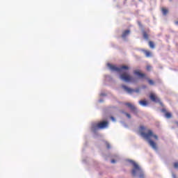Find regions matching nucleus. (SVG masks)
I'll use <instances>...</instances> for the list:
<instances>
[{
	"mask_svg": "<svg viewBox=\"0 0 178 178\" xmlns=\"http://www.w3.org/2000/svg\"><path fill=\"white\" fill-rule=\"evenodd\" d=\"M134 74H136L140 79H145L146 80H147V81L150 86H154L155 84V83L152 79H149V78L147 77V75H145V74L140 72V70H134Z\"/></svg>",
	"mask_w": 178,
	"mask_h": 178,
	"instance_id": "obj_6",
	"label": "nucleus"
},
{
	"mask_svg": "<svg viewBox=\"0 0 178 178\" xmlns=\"http://www.w3.org/2000/svg\"><path fill=\"white\" fill-rule=\"evenodd\" d=\"M139 131L140 132V136H142L145 140L148 141V143L153 149H157L158 147H156V143H155L154 140H151V137L154 138V140H158V136L154 134V131H152V130L147 129V127L145 126H140L139 127Z\"/></svg>",
	"mask_w": 178,
	"mask_h": 178,
	"instance_id": "obj_1",
	"label": "nucleus"
},
{
	"mask_svg": "<svg viewBox=\"0 0 178 178\" xmlns=\"http://www.w3.org/2000/svg\"><path fill=\"white\" fill-rule=\"evenodd\" d=\"M108 67L111 70L112 72H120L122 70H129L130 69L127 65H122L120 67H117L115 65H112L111 63L107 64Z\"/></svg>",
	"mask_w": 178,
	"mask_h": 178,
	"instance_id": "obj_5",
	"label": "nucleus"
},
{
	"mask_svg": "<svg viewBox=\"0 0 178 178\" xmlns=\"http://www.w3.org/2000/svg\"><path fill=\"white\" fill-rule=\"evenodd\" d=\"M161 12L164 16H166L168 15V13H169V10L165 8H162Z\"/></svg>",
	"mask_w": 178,
	"mask_h": 178,
	"instance_id": "obj_15",
	"label": "nucleus"
},
{
	"mask_svg": "<svg viewBox=\"0 0 178 178\" xmlns=\"http://www.w3.org/2000/svg\"><path fill=\"white\" fill-rule=\"evenodd\" d=\"M122 88H123V90H124V91L128 92V94H131V92H140V89H136V90L131 89V88L126 86L125 85H122Z\"/></svg>",
	"mask_w": 178,
	"mask_h": 178,
	"instance_id": "obj_8",
	"label": "nucleus"
},
{
	"mask_svg": "<svg viewBox=\"0 0 178 178\" xmlns=\"http://www.w3.org/2000/svg\"><path fill=\"white\" fill-rule=\"evenodd\" d=\"M120 80L125 81V83H137V79L130 75L127 72H123L120 75Z\"/></svg>",
	"mask_w": 178,
	"mask_h": 178,
	"instance_id": "obj_4",
	"label": "nucleus"
},
{
	"mask_svg": "<svg viewBox=\"0 0 178 178\" xmlns=\"http://www.w3.org/2000/svg\"><path fill=\"white\" fill-rule=\"evenodd\" d=\"M125 115H126L127 118H128V119H131V115H130V114H129V113H125Z\"/></svg>",
	"mask_w": 178,
	"mask_h": 178,
	"instance_id": "obj_19",
	"label": "nucleus"
},
{
	"mask_svg": "<svg viewBox=\"0 0 178 178\" xmlns=\"http://www.w3.org/2000/svg\"><path fill=\"white\" fill-rule=\"evenodd\" d=\"M161 111L163 113H165V117L167 119H170V118H172V113L168 112L166 108H162Z\"/></svg>",
	"mask_w": 178,
	"mask_h": 178,
	"instance_id": "obj_10",
	"label": "nucleus"
},
{
	"mask_svg": "<svg viewBox=\"0 0 178 178\" xmlns=\"http://www.w3.org/2000/svg\"><path fill=\"white\" fill-rule=\"evenodd\" d=\"M146 69H147V70H148V71L151 70V69H152L151 65H147V66L146 67Z\"/></svg>",
	"mask_w": 178,
	"mask_h": 178,
	"instance_id": "obj_20",
	"label": "nucleus"
},
{
	"mask_svg": "<svg viewBox=\"0 0 178 178\" xmlns=\"http://www.w3.org/2000/svg\"><path fill=\"white\" fill-rule=\"evenodd\" d=\"M174 168L175 169H178V162L174 163Z\"/></svg>",
	"mask_w": 178,
	"mask_h": 178,
	"instance_id": "obj_18",
	"label": "nucleus"
},
{
	"mask_svg": "<svg viewBox=\"0 0 178 178\" xmlns=\"http://www.w3.org/2000/svg\"><path fill=\"white\" fill-rule=\"evenodd\" d=\"M143 38H145V40H148L149 38L148 34L145 31L143 32Z\"/></svg>",
	"mask_w": 178,
	"mask_h": 178,
	"instance_id": "obj_16",
	"label": "nucleus"
},
{
	"mask_svg": "<svg viewBox=\"0 0 178 178\" xmlns=\"http://www.w3.org/2000/svg\"><path fill=\"white\" fill-rule=\"evenodd\" d=\"M116 161H115L114 159L111 160V163H115Z\"/></svg>",
	"mask_w": 178,
	"mask_h": 178,
	"instance_id": "obj_21",
	"label": "nucleus"
},
{
	"mask_svg": "<svg viewBox=\"0 0 178 178\" xmlns=\"http://www.w3.org/2000/svg\"><path fill=\"white\" fill-rule=\"evenodd\" d=\"M140 105H142V106H147L148 105V102L146 100H140L139 101Z\"/></svg>",
	"mask_w": 178,
	"mask_h": 178,
	"instance_id": "obj_13",
	"label": "nucleus"
},
{
	"mask_svg": "<svg viewBox=\"0 0 178 178\" xmlns=\"http://www.w3.org/2000/svg\"><path fill=\"white\" fill-rule=\"evenodd\" d=\"M109 124L108 121H102L98 123L92 124L91 130L92 131H97V130H102L104 129H106Z\"/></svg>",
	"mask_w": 178,
	"mask_h": 178,
	"instance_id": "obj_3",
	"label": "nucleus"
},
{
	"mask_svg": "<svg viewBox=\"0 0 178 178\" xmlns=\"http://www.w3.org/2000/svg\"><path fill=\"white\" fill-rule=\"evenodd\" d=\"M106 148H107L108 149H110V148H111V144H109V143H108V142H106Z\"/></svg>",
	"mask_w": 178,
	"mask_h": 178,
	"instance_id": "obj_17",
	"label": "nucleus"
},
{
	"mask_svg": "<svg viewBox=\"0 0 178 178\" xmlns=\"http://www.w3.org/2000/svg\"><path fill=\"white\" fill-rule=\"evenodd\" d=\"M148 44H149V48H150L151 49H155V43H154V42H152V41H149Z\"/></svg>",
	"mask_w": 178,
	"mask_h": 178,
	"instance_id": "obj_14",
	"label": "nucleus"
},
{
	"mask_svg": "<svg viewBox=\"0 0 178 178\" xmlns=\"http://www.w3.org/2000/svg\"><path fill=\"white\" fill-rule=\"evenodd\" d=\"M124 105L126 106H128V108H129V109L134 112V113H137V108H136V106L134 105H133L131 103H125Z\"/></svg>",
	"mask_w": 178,
	"mask_h": 178,
	"instance_id": "obj_9",
	"label": "nucleus"
},
{
	"mask_svg": "<svg viewBox=\"0 0 178 178\" xmlns=\"http://www.w3.org/2000/svg\"><path fill=\"white\" fill-rule=\"evenodd\" d=\"M139 1H142V0H139Z\"/></svg>",
	"mask_w": 178,
	"mask_h": 178,
	"instance_id": "obj_24",
	"label": "nucleus"
},
{
	"mask_svg": "<svg viewBox=\"0 0 178 178\" xmlns=\"http://www.w3.org/2000/svg\"><path fill=\"white\" fill-rule=\"evenodd\" d=\"M111 120H113V122H115V118L111 117Z\"/></svg>",
	"mask_w": 178,
	"mask_h": 178,
	"instance_id": "obj_22",
	"label": "nucleus"
},
{
	"mask_svg": "<svg viewBox=\"0 0 178 178\" xmlns=\"http://www.w3.org/2000/svg\"><path fill=\"white\" fill-rule=\"evenodd\" d=\"M129 34H130V30H125L122 32V38H126Z\"/></svg>",
	"mask_w": 178,
	"mask_h": 178,
	"instance_id": "obj_12",
	"label": "nucleus"
},
{
	"mask_svg": "<svg viewBox=\"0 0 178 178\" xmlns=\"http://www.w3.org/2000/svg\"><path fill=\"white\" fill-rule=\"evenodd\" d=\"M143 52L145 54L146 58H151L152 56V53L148 50L143 49Z\"/></svg>",
	"mask_w": 178,
	"mask_h": 178,
	"instance_id": "obj_11",
	"label": "nucleus"
},
{
	"mask_svg": "<svg viewBox=\"0 0 178 178\" xmlns=\"http://www.w3.org/2000/svg\"><path fill=\"white\" fill-rule=\"evenodd\" d=\"M149 99H151V101H152L153 102H156L157 104H160V105H161V106H163V104H162L161 102V99H159V97H158L154 93H150L149 95Z\"/></svg>",
	"mask_w": 178,
	"mask_h": 178,
	"instance_id": "obj_7",
	"label": "nucleus"
},
{
	"mask_svg": "<svg viewBox=\"0 0 178 178\" xmlns=\"http://www.w3.org/2000/svg\"><path fill=\"white\" fill-rule=\"evenodd\" d=\"M132 165H134V169L131 171V175L134 176V177H136V175H138L139 178H144V172H143V170L137 163L131 161Z\"/></svg>",
	"mask_w": 178,
	"mask_h": 178,
	"instance_id": "obj_2",
	"label": "nucleus"
},
{
	"mask_svg": "<svg viewBox=\"0 0 178 178\" xmlns=\"http://www.w3.org/2000/svg\"><path fill=\"white\" fill-rule=\"evenodd\" d=\"M175 24H178V21L175 22Z\"/></svg>",
	"mask_w": 178,
	"mask_h": 178,
	"instance_id": "obj_23",
	"label": "nucleus"
}]
</instances>
